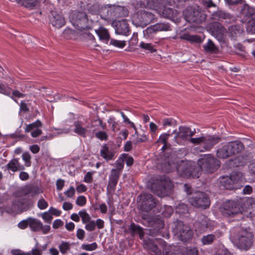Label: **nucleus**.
Instances as JSON below:
<instances>
[{
    "label": "nucleus",
    "mask_w": 255,
    "mask_h": 255,
    "mask_svg": "<svg viewBox=\"0 0 255 255\" xmlns=\"http://www.w3.org/2000/svg\"><path fill=\"white\" fill-rule=\"evenodd\" d=\"M76 203L78 206H83L86 203V199L83 196H80L77 198Z\"/></svg>",
    "instance_id": "nucleus-63"
},
{
    "label": "nucleus",
    "mask_w": 255,
    "mask_h": 255,
    "mask_svg": "<svg viewBox=\"0 0 255 255\" xmlns=\"http://www.w3.org/2000/svg\"><path fill=\"white\" fill-rule=\"evenodd\" d=\"M84 37L85 40L88 42L87 45L88 46H90L95 43V38L94 36L89 32H85L84 34Z\"/></svg>",
    "instance_id": "nucleus-49"
},
{
    "label": "nucleus",
    "mask_w": 255,
    "mask_h": 255,
    "mask_svg": "<svg viewBox=\"0 0 255 255\" xmlns=\"http://www.w3.org/2000/svg\"><path fill=\"white\" fill-rule=\"evenodd\" d=\"M230 37L236 40L238 37L240 36L243 32V29L238 25H234L230 26L228 29Z\"/></svg>",
    "instance_id": "nucleus-32"
},
{
    "label": "nucleus",
    "mask_w": 255,
    "mask_h": 255,
    "mask_svg": "<svg viewBox=\"0 0 255 255\" xmlns=\"http://www.w3.org/2000/svg\"><path fill=\"white\" fill-rule=\"evenodd\" d=\"M184 13L186 20L189 22H200L203 19L202 12L192 7L188 8Z\"/></svg>",
    "instance_id": "nucleus-14"
},
{
    "label": "nucleus",
    "mask_w": 255,
    "mask_h": 255,
    "mask_svg": "<svg viewBox=\"0 0 255 255\" xmlns=\"http://www.w3.org/2000/svg\"><path fill=\"white\" fill-rule=\"evenodd\" d=\"M127 157V154H123L116 161L115 165L116 168L112 169L111 170L116 171L117 173H119L121 174L122 170L124 166V160L125 158Z\"/></svg>",
    "instance_id": "nucleus-37"
},
{
    "label": "nucleus",
    "mask_w": 255,
    "mask_h": 255,
    "mask_svg": "<svg viewBox=\"0 0 255 255\" xmlns=\"http://www.w3.org/2000/svg\"><path fill=\"white\" fill-rule=\"evenodd\" d=\"M143 247L147 250L149 252L154 253L155 255H161V252L158 249L157 245L154 244L153 241L151 239H147L144 240Z\"/></svg>",
    "instance_id": "nucleus-25"
},
{
    "label": "nucleus",
    "mask_w": 255,
    "mask_h": 255,
    "mask_svg": "<svg viewBox=\"0 0 255 255\" xmlns=\"http://www.w3.org/2000/svg\"><path fill=\"white\" fill-rule=\"evenodd\" d=\"M164 3L165 0H146L147 6L152 9H158Z\"/></svg>",
    "instance_id": "nucleus-41"
},
{
    "label": "nucleus",
    "mask_w": 255,
    "mask_h": 255,
    "mask_svg": "<svg viewBox=\"0 0 255 255\" xmlns=\"http://www.w3.org/2000/svg\"><path fill=\"white\" fill-rule=\"evenodd\" d=\"M253 234L247 230H242L237 235V243L241 249L247 250L253 243Z\"/></svg>",
    "instance_id": "nucleus-10"
},
{
    "label": "nucleus",
    "mask_w": 255,
    "mask_h": 255,
    "mask_svg": "<svg viewBox=\"0 0 255 255\" xmlns=\"http://www.w3.org/2000/svg\"><path fill=\"white\" fill-rule=\"evenodd\" d=\"M59 249L61 253L64 254L70 250V245L68 242H62L59 246Z\"/></svg>",
    "instance_id": "nucleus-48"
},
{
    "label": "nucleus",
    "mask_w": 255,
    "mask_h": 255,
    "mask_svg": "<svg viewBox=\"0 0 255 255\" xmlns=\"http://www.w3.org/2000/svg\"><path fill=\"white\" fill-rule=\"evenodd\" d=\"M48 206V203L43 198H41L38 201L37 206L41 210L46 209Z\"/></svg>",
    "instance_id": "nucleus-59"
},
{
    "label": "nucleus",
    "mask_w": 255,
    "mask_h": 255,
    "mask_svg": "<svg viewBox=\"0 0 255 255\" xmlns=\"http://www.w3.org/2000/svg\"><path fill=\"white\" fill-rule=\"evenodd\" d=\"M112 25L115 28V32L117 34L128 35L129 32V27L126 19L121 20H114Z\"/></svg>",
    "instance_id": "nucleus-12"
},
{
    "label": "nucleus",
    "mask_w": 255,
    "mask_h": 255,
    "mask_svg": "<svg viewBox=\"0 0 255 255\" xmlns=\"http://www.w3.org/2000/svg\"><path fill=\"white\" fill-rule=\"evenodd\" d=\"M162 255H183L179 247L165 244Z\"/></svg>",
    "instance_id": "nucleus-26"
},
{
    "label": "nucleus",
    "mask_w": 255,
    "mask_h": 255,
    "mask_svg": "<svg viewBox=\"0 0 255 255\" xmlns=\"http://www.w3.org/2000/svg\"><path fill=\"white\" fill-rule=\"evenodd\" d=\"M246 24V31L248 33L255 34V19L245 22Z\"/></svg>",
    "instance_id": "nucleus-44"
},
{
    "label": "nucleus",
    "mask_w": 255,
    "mask_h": 255,
    "mask_svg": "<svg viewBox=\"0 0 255 255\" xmlns=\"http://www.w3.org/2000/svg\"><path fill=\"white\" fill-rule=\"evenodd\" d=\"M227 31L226 28L220 23L215 24V29L213 31V34L219 41L224 39V35Z\"/></svg>",
    "instance_id": "nucleus-30"
},
{
    "label": "nucleus",
    "mask_w": 255,
    "mask_h": 255,
    "mask_svg": "<svg viewBox=\"0 0 255 255\" xmlns=\"http://www.w3.org/2000/svg\"><path fill=\"white\" fill-rule=\"evenodd\" d=\"M171 28L170 24L167 23L159 22L150 26L146 29L147 34H151L153 33L161 31H170Z\"/></svg>",
    "instance_id": "nucleus-20"
},
{
    "label": "nucleus",
    "mask_w": 255,
    "mask_h": 255,
    "mask_svg": "<svg viewBox=\"0 0 255 255\" xmlns=\"http://www.w3.org/2000/svg\"><path fill=\"white\" fill-rule=\"evenodd\" d=\"M110 44L121 48L125 46L126 41L111 39L110 41Z\"/></svg>",
    "instance_id": "nucleus-51"
},
{
    "label": "nucleus",
    "mask_w": 255,
    "mask_h": 255,
    "mask_svg": "<svg viewBox=\"0 0 255 255\" xmlns=\"http://www.w3.org/2000/svg\"><path fill=\"white\" fill-rule=\"evenodd\" d=\"M133 136L135 137V138L133 140L134 144H137L138 143L141 142H145L148 140V137L144 134H142L141 136L139 137H138V133L137 132V134H133Z\"/></svg>",
    "instance_id": "nucleus-47"
},
{
    "label": "nucleus",
    "mask_w": 255,
    "mask_h": 255,
    "mask_svg": "<svg viewBox=\"0 0 255 255\" xmlns=\"http://www.w3.org/2000/svg\"><path fill=\"white\" fill-rule=\"evenodd\" d=\"M214 16L215 17H217L219 19H231L232 18V15L227 12H226L222 10H218L217 11H216L214 13Z\"/></svg>",
    "instance_id": "nucleus-46"
},
{
    "label": "nucleus",
    "mask_w": 255,
    "mask_h": 255,
    "mask_svg": "<svg viewBox=\"0 0 255 255\" xmlns=\"http://www.w3.org/2000/svg\"><path fill=\"white\" fill-rule=\"evenodd\" d=\"M177 11L176 10H174L173 9L167 7H164L162 12L163 17L171 19L174 17Z\"/></svg>",
    "instance_id": "nucleus-43"
},
{
    "label": "nucleus",
    "mask_w": 255,
    "mask_h": 255,
    "mask_svg": "<svg viewBox=\"0 0 255 255\" xmlns=\"http://www.w3.org/2000/svg\"><path fill=\"white\" fill-rule=\"evenodd\" d=\"M73 25L78 30L90 29L93 24L98 21V16L93 14L87 15L83 11H75L71 15Z\"/></svg>",
    "instance_id": "nucleus-2"
},
{
    "label": "nucleus",
    "mask_w": 255,
    "mask_h": 255,
    "mask_svg": "<svg viewBox=\"0 0 255 255\" xmlns=\"http://www.w3.org/2000/svg\"><path fill=\"white\" fill-rule=\"evenodd\" d=\"M189 202L197 208L206 209L209 207L210 201L207 194L204 192H197L189 198Z\"/></svg>",
    "instance_id": "nucleus-7"
},
{
    "label": "nucleus",
    "mask_w": 255,
    "mask_h": 255,
    "mask_svg": "<svg viewBox=\"0 0 255 255\" xmlns=\"http://www.w3.org/2000/svg\"><path fill=\"white\" fill-rule=\"evenodd\" d=\"M204 136H202L199 137L190 138L189 141L191 143L195 144H198L201 143H203L204 144Z\"/></svg>",
    "instance_id": "nucleus-62"
},
{
    "label": "nucleus",
    "mask_w": 255,
    "mask_h": 255,
    "mask_svg": "<svg viewBox=\"0 0 255 255\" xmlns=\"http://www.w3.org/2000/svg\"><path fill=\"white\" fill-rule=\"evenodd\" d=\"M194 226L196 231L202 233L211 228V222L207 217L201 215L198 217V220L195 223Z\"/></svg>",
    "instance_id": "nucleus-15"
},
{
    "label": "nucleus",
    "mask_w": 255,
    "mask_h": 255,
    "mask_svg": "<svg viewBox=\"0 0 255 255\" xmlns=\"http://www.w3.org/2000/svg\"><path fill=\"white\" fill-rule=\"evenodd\" d=\"M142 219L148 221L149 224L154 228V229L150 230L151 234L158 233L161 229L164 228V223L160 219L157 218H150L148 215H145L142 216Z\"/></svg>",
    "instance_id": "nucleus-13"
},
{
    "label": "nucleus",
    "mask_w": 255,
    "mask_h": 255,
    "mask_svg": "<svg viewBox=\"0 0 255 255\" xmlns=\"http://www.w3.org/2000/svg\"><path fill=\"white\" fill-rule=\"evenodd\" d=\"M183 39L189 41L191 43H201L202 39L201 36L197 35H190L184 34L181 37Z\"/></svg>",
    "instance_id": "nucleus-38"
},
{
    "label": "nucleus",
    "mask_w": 255,
    "mask_h": 255,
    "mask_svg": "<svg viewBox=\"0 0 255 255\" xmlns=\"http://www.w3.org/2000/svg\"><path fill=\"white\" fill-rule=\"evenodd\" d=\"M42 124L41 121L39 120H36L35 122L31 124L26 125V127L24 129L26 132H29L33 131L37 128L42 127Z\"/></svg>",
    "instance_id": "nucleus-42"
},
{
    "label": "nucleus",
    "mask_w": 255,
    "mask_h": 255,
    "mask_svg": "<svg viewBox=\"0 0 255 255\" xmlns=\"http://www.w3.org/2000/svg\"><path fill=\"white\" fill-rule=\"evenodd\" d=\"M222 235V232L217 231L214 232L213 234H209L207 236H203L201 239V241L203 245H210L214 241L219 238Z\"/></svg>",
    "instance_id": "nucleus-29"
},
{
    "label": "nucleus",
    "mask_w": 255,
    "mask_h": 255,
    "mask_svg": "<svg viewBox=\"0 0 255 255\" xmlns=\"http://www.w3.org/2000/svg\"><path fill=\"white\" fill-rule=\"evenodd\" d=\"M125 233H128L131 237H134L136 234H138L140 239H142L144 235L143 229L138 225L135 224L134 223H131L128 228V230L125 231Z\"/></svg>",
    "instance_id": "nucleus-22"
},
{
    "label": "nucleus",
    "mask_w": 255,
    "mask_h": 255,
    "mask_svg": "<svg viewBox=\"0 0 255 255\" xmlns=\"http://www.w3.org/2000/svg\"><path fill=\"white\" fill-rule=\"evenodd\" d=\"M95 171H94L88 172L85 175L84 181L88 183H91L93 180V175Z\"/></svg>",
    "instance_id": "nucleus-56"
},
{
    "label": "nucleus",
    "mask_w": 255,
    "mask_h": 255,
    "mask_svg": "<svg viewBox=\"0 0 255 255\" xmlns=\"http://www.w3.org/2000/svg\"><path fill=\"white\" fill-rule=\"evenodd\" d=\"M255 208V200L253 198H240L237 201L229 200L220 208L222 215L226 217L234 216Z\"/></svg>",
    "instance_id": "nucleus-1"
},
{
    "label": "nucleus",
    "mask_w": 255,
    "mask_h": 255,
    "mask_svg": "<svg viewBox=\"0 0 255 255\" xmlns=\"http://www.w3.org/2000/svg\"><path fill=\"white\" fill-rule=\"evenodd\" d=\"M203 48L206 53L218 54L219 52L218 47L211 39H208L207 43L203 46Z\"/></svg>",
    "instance_id": "nucleus-33"
},
{
    "label": "nucleus",
    "mask_w": 255,
    "mask_h": 255,
    "mask_svg": "<svg viewBox=\"0 0 255 255\" xmlns=\"http://www.w3.org/2000/svg\"><path fill=\"white\" fill-rule=\"evenodd\" d=\"M173 230L178 234L179 239L183 242L188 241L192 238V231L190 228L181 221L176 222Z\"/></svg>",
    "instance_id": "nucleus-9"
},
{
    "label": "nucleus",
    "mask_w": 255,
    "mask_h": 255,
    "mask_svg": "<svg viewBox=\"0 0 255 255\" xmlns=\"http://www.w3.org/2000/svg\"><path fill=\"white\" fill-rule=\"evenodd\" d=\"M244 149V145L241 141H230L217 150V156L219 158L226 159L241 152Z\"/></svg>",
    "instance_id": "nucleus-3"
},
{
    "label": "nucleus",
    "mask_w": 255,
    "mask_h": 255,
    "mask_svg": "<svg viewBox=\"0 0 255 255\" xmlns=\"http://www.w3.org/2000/svg\"><path fill=\"white\" fill-rule=\"evenodd\" d=\"M51 14L50 22L53 26L60 28L65 24V19L61 14L55 11H52Z\"/></svg>",
    "instance_id": "nucleus-21"
},
{
    "label": "nucleus",
    "mask_w": 255,
    "mask_h": 255,
    "mask_svg": "<svg viewBox=\"0 0 255 255\" xmlns=\"http://www.w3.org/2000/svg\"><path fill=\"white\" fill-rule=\"evenodd\" d=\"M75 127L74 131L78 135L85 137L87 136V129L83 127V123L81 121H76L74 123Z\"/></svg>",
    "instance_id": "nucleus-31"
},
{
    "label": "nucleus",
    "mask_w": 255,
    "mask_h": 255,
    "mask_svg": "<svg viewBox=\"0 0 255 255\" xmlns=\"http://www.w3.org/2000/svg\"><path fill=\"white\" fill-rule=\"evenodd\" d=\"M97 247L98 245L95 242L90 244H82L81 246L82 249L88 251H92L95 250Z\"/></svg>",
    "instance_id": "nucleus-52"
},
{
    "label": "nucleus",
    "mask_w": 255,
    "mask_h": 255,
    "mask_svg": "<svg viewBox=\"0 0 255 255\" xmlns=\"http://www.w3.org/2000/svg\"><path fill=\"white\" fill-rule=\"evenodd\" d=\"M114 155V152L109 150L107 144H104L100 151V155L106 160L109 161L113 159Z\"/></svg>",
    "instance_id": "nucleus-34"
},
{
    "label": "nucleus",
    "mask_w": 255,
    "mask_h": 255,
    "mask_svg": "<svg viewBox=\"0 0 255 255\" xmlns=\"http://www.w3.org/2000/svg\"><path fill=\"white\" fill-rule=\"evenodd\" d=\"M28 221L29 227L32 231L37 232L41 231L42 223L40 221L32 218H28Z\"/></svg>",
    "instance_id": "nucleus-36"
},
{
    "label": "nucleus",
    "mask_w": 255,
    "mask_h": 255,
    "mask_svg": "<svg viewBox=\"0 0 255 255\" xmlns=\"http://www.w3.org/2000/svg\"><path fill=\"white\" fill-rule=\"evenodd\" d=\"M165 166H168V167L166 169V172H171L176 167V164L174 162H169L167 161L164 164Z\"/></svg>",
    "instance_id": "nucleus-61"
},
{
    "label": "nucleus",
    "mask_w": 255,
    "mask_h": 255,
    "mask_svg": "<svg viewBox=\"0 0 255 255\" xmlns=\"http://www.w3.org/2000/svg\"><path fill=\"white\" fill-rule=\"evenodd\" d=\"M140 210L143 212L148 213L152 210L157 204V201L150 194L142 193L139 196Z\"/></svg>",
    "instance_id": "nucleus-8"
},
{
    "label": "nucleus",
    "mask_w": 255,
    "mask_h": 255,
    "mask_svg": "<svg viewBox=\"0 0 255 255\" xmlns=\"http://www.w3.org/2000/svg\"><path fill=\"white\" fill-rule=\"evenodd\" d=\"M229 177L232 179L233 184L235 186L243 180V174L240 171H233L230 174Z\"/></svg>",
    "instance_id": "nucleus-39"
},
{
    "label": "nucleus",
    "mask_w": 255,
    "mask_h": 255,
    "mask_svg": "<svg viewBox=\"0 0 255 255\" xmlns=\"http://www.w3.org/2000/svg\"><path fill=\"white\" fill-rule=\"evenodd\" d=\"M173 133H176V131L174 130ZM195 133V129L192 130L189 127L180 126L179 127L178 131L177 132L176 137L180 138L183 140H187L188 137L193 136Z\"/></svg>",
    "instance_id": "nucleus-17"
},
{
    "label": "nucleus",
    "mask_w": 255,
    "mask_h": 255,
    "mask_svg": "<svg viewBox=\"0 0 255 255\" xmlns=\"http://www.w3.org/2000/svg\"><path fill=\"white\" fill-rule=\"evenodd\" d=\"M95 136L101 140L106 141L108 139L107 133L104 131H99L95 133Z\"/></svg>",
    "instance_id": "nucleus-55"
},
{
    "label": "nucleus",
    "mask_w": 255,
    "mask_h": 255,
    "mask_svg": "<svg viewBox=\"0 0 255 255\" xmlns=\"http://www.w3.org/2000/svg\"><path fill=\"white\" fill-rule=\"evenodd\" d=\"M120 175L121 174L119 173H117L116 171L111 170L107 187L108 190L114 191L115 190Z\"/></svg>",
    "instance_id": "nucleus-23"
},
{
    "label": "nucleus",
    "mask_w": 255,
    "mask_h": 255,
    "mask_svg": "<svg viewBox=\"0 0 255 255\" xmlns=\"http://www.w3.org/2000/svg\"><path fill=\"white\" fill-rule=\"evenodd\" d=\"M171 183L168 178L161 177L160 182L158 184L155 193L158 196H164L167 193V190L170 188Z\"/></svg>",
    "instance_id": "nucleus-18"
},
{
    "label": "nucleus",
    "mask_w": 255,
    "mask_h": 255,
    "mask_svg": "<svg viewBox=\"0 0 255 255\" xmlns=\"http://www.w3.org/2000/svg\"><path fill=\"white\" fill-rule=\"evenodd\" d=\"M201 166L198 163L195 164V163H192V168L190 171V176L189 177L198 178L202 171Z\"/></svg>",
    "instance_id": "nucleus-40"
},
{
    "label": "nucleus",
    "mask_w": 255,
    "mask_h": 255,
    "mask_svg": "<svg viewBox=\"0 0 255 255\" xmlns=\"http://www.w3.org/2000/svg\"><path fill=\"white\" fill-rule=\"evenodd\" d=\"M192 163L191 161L183 162L177 167V170L180 174L184 177H189L190 171L192 168Z\"/></svg>",
    "instance_id": "nucleus-24"
},
{
    "label": "nucleus",
    "mask_w": 255,
    "mask_h": 255,
    "mask_svg": "<svg viewBox=\"0 0 255 255\" xmlns=\"http://www.w3.org/2000/svg\"><path fill=\"white\" fill-rule=\"evenodd\" d=\"M0 93L9 95L10 94V89L5 86L3 84L0 83Z\"/></svg>",
    "instance_id": "nucleus-60"
},
{
    "label": "nucleus",
    "mask_w": 255,
    "mask_h": 255,
    "mask_svg": "<svg viewBox=\"0 0 255 255\" xmlns=\"http://www.w3.org/2000/svg\"><path fill=\"white\" fill-rule=\"evenodd\" d=\"M176 124V121L172 118L164 119L162 121V126L164 128L167 126H175Z\"/></svg>",
    "instance_id": "nucleus-53"
},
{
    "label": "nucleus",
    "mask_w": 255,
    "mask_h": 255,
    "mask_svg": "<svg viewBox=\"0 0 255 255\" xmlns=\"http://www.w3.org/2000/svg\"><path fill=\"white\" fill-rule=\"evenodd\" d=\"M154 18V15L151 12L139 10L132 14L131 21L136 26L144 27L152 22Z\"/></svg>",
    "instance_id": "nucleus-5"
},
{
    "label": "nucleus",
    "mask_w": 255,
    "mask_h": 255,
    "mask_svg": "<svg viewBox=\"0 0 255 255\" xmlns=\"http://www.w3.org/2000/svg\"><path fill=\"white\" fill-rule=\"evenodd\" d=\"M28 200L26 198H19L15 199L11 207L6 208V212L8 213H21L26 211L30 208V205L27 203Z\"/></svg>",
    "instance_id": "nucleus-11"
},
{
    "label": "nucleus",
    "mask_w": 255,
    "mask_h": 255,
    "mask_svg": "<svg viewBox=\"0 0 255 255\" xmlns=\"http://www.w3.org/2000/svg\"><path fill=\"white\" fill-rule=\"evenodd\" d=\"M79 215L82 219L83 224H86L91 221L90 216L86 212L85 210H82L79 212Z\"/></svg>",
    "instance_id": "nucleus-50"
},
{
    "label": "nucleus",
    "mask_w": 255,
    "mask_h": 255,
    "mask_svg": "<svg viewBox=\"0 0 255 255\" xmlns=\"http://www.w3.org/2000/svg\"><path fill=\"white\" fill-rule=\"evenodd\" d=\"M201 169L207 173H213L220 166V161L211 154H205L198 161Z\"/></svg>",
    "instance_id": "nucleus-4"
},
{
    "label": "nucleus",
    "mask_w": 255,
    "mask_h": 255,
    "mask_svg": "<svg viewBox=\"0 0 255 255\" xmlns=\"http://www.w3.org/2000/svg\"><path fill=\"white\" fill-rule=\"evenodd\" d=\"M23 160L25 162V166L27 167H29L31 165V156L28 152H24L22 154V155Z\"/></svg>",
    "instance_id": "nucleus-58"
},
{
    "label": "nucleus",
    "mask_w": 255,
    "mask_h": 255,
    "mask_svg": "<svg viewBox=\"0 0 255 255\" xmlns=\"http://www.w3.org/2000/svg\"><path fill=\"white\" fill-rule=\"evenodd\" d=\"M221 140V137L217 135H207L204 136L203 147L206 150H209Z\"/></svg>",
    "instance_id": "nucleus-19"
},
{
    "label": "nucleus",
    "mask_w": 255,
    "mask_h": 255,
    "mask_svg": "<svg viewBox=\"0 0 255 255\" xmlns=\"http://www.w3.org/2000/svg\"><path fill=\"white\" fill-rule=\"evenodd\" d=\"M85 229L86 230L92 232L96 229V224L94 220H91L86 224Z\"/></svg>",
    "instance_id": "nucleus-57"
},
{
    "label": "nucleus",
    "mask_w": 255,
    "mask_h": 255,
    "mask_svg": "<svg viewBox=\"0 0 255 255\" xmlns=\"http://www.w3.org/2000/svg\"><path fill=\"white\" fill-rule=\"evenodd\" d=\"M139 47L141 49L148 51L150 53L155 52L157 51L154 46L151 43L141 42L139 44Z\"/></svg>",
    "instance_id": "nucleus-45"
},
{
    "label": "nucleus",
    "mask_w": 255,
    "mask_h": 255,
    "mask_svg": "<svg viewBox=\"0 0 255 255\" xmlns=\"http://www.w3.org/2000/svg\"><path fill=\"white\" fill-rule=\"evenodd\" d=\"M171 134L169 133H164L162 134H161L158 140H157L156 142H160L162 143L163 144H167V141L169 138V137L170 136Z\"/></svg>",
    "instance_id": "nucleus-54"
},
{
    "label": "nucleus",
    "mask_w": 255,
    "mask_h": 255,
    "mask_svg": "<svg viewBox=\"0 0 255 255\" xmlns=\"http://www.w3.org/2000/svg\"><path fill=\"white\" fill-rule=\"evenodd\" d=\"M95 31L100 39L107 43L110 38L108 30L103 27H100Z\"/></svg>",
    "instance_id": "nucleus-35"
},
{
    "label": "nucleus",
    "mask_w": 255,
    "mask_h": 255,
    "mask_svg": "<svg viewBox=\"0 0 255 255\" xmlns=\"http://www.w3.org/2000/svg\"><path fill=\"white\" fill-rule=\"evenodd\" d=\"M203 5L206 8L211 7H216V4H215L212 0H204L202 1Z\"/></svg>",
    "instance_id": "nucleus-64"
},
{
    "label": "nucleus",
    "mask_w": 255,
    "mask_h": 255,
    "mask_svg": "<svg viewBox=\"0 0 255 255\" xmlns=\"http://www.w3.org/2000/svg\"><path fill=\"white\" fill-rule=\"evenodd\" d=\"M101 15L106 19L110 17H125L128 14V9L123 6L116 5H107L102 7Z\"/></svg>",
    "instance_id": "nucleus-6"
},
{
    "label": "nucleus",
    "mask_w": 255,
    "mask_h": 255,
    "mask_svg": "<svg viewBox=\"0 0 255 255\" xmlns=\"http://www.w3.org/2000/svg\"><path fill=\"white\" fill-rule=\"evenodd\" d=\"M219 182V186L222 189L232 190L235 188L232 179H231L229 176H223L220 178Z\"/></svg>",
    "instance_id": "nucleus-27"
},
{
    "label": "nucleus",
    "mask_w": 255,
    "mask_h": 255,
    "mask_svg": "<svg viewBox=\"0 0 255 255\" xmlns=\"http://www.w3.org/2000/svg\"><path fill=\"white\" fill-rule=\"evenodd\" d=\"M24 169V167L23 165H20L18 159L17 158H14L10 161V162L5 166V170H11L15 172L18 170H22Z\"/></svg>",
    "instance_id": "nucleus-28"
},
{
    "label": "nucleus",
    "mask_w": 255,
    "mask_h": 255,
    "mask_svg": "<svg viewBox=\"0 0 255 255\" xmlns=\"http://www.w3.org/2000/svg\"><path fill=\"white\" fill-rule=\"evenodd\" d=\"M241 13L243 16L242 21L243 22H246L255 19V8L250 6L247 4H244L241 10Z\"/></svg>",
    "instance_id": "nucleus-16"
}]
</instances>
